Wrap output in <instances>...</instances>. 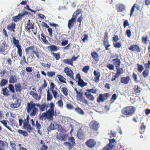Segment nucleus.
<instances>
[{
	"label": "nucleus",
	"instance_id": "nucleus-1",
	"mask_svg": "<svg viewBox=\"0 0 150 150\" xmlns=\"http://www.w3.org/2000/svg\"><path fill=\"white\" fill-rule=\"evenodd\" d=\"M35 48V47L33 45L29 46L25 49L26 54H30V57L33 59L35 58L34 54L36 55V57L38 58H40V53L37 50V48H36V49Z\"/></svg>",
	"mask_w": 150,
	"mask_h": 150
},
{
	"label": "nucleus",
	"instance_id": "nucleus-2",
	"mask_svg": "<svg viewBox=\"0 0 150 150\" xmlns=\"http://www.w3.org/2000/svg\"><path fill=\"white\" fill-rule=\"evenodd\" d=\"M36 105L35 103H33L32 101L27 103V112L28 113H30V116H35L38 112V109L35 107Z\"/></svg>",
	"mask_w": 150,
	"mask_h": 150
},
{
	"label": "nucleus",
	"instance_id": "nucleus-3",
	"mask_svg": "<svg viewBox=\"0 0 150 150\" xmlns=\"http://www.w3.org/2000/svg\"><path fill=\"white\" fill-rule=\"evenodd\" d=\"M135 110L134 107L130 106L124 108L122 110V112L125 115L131 116L134 113Z\"/></svg>",
	"mask_w": 150,
	"mask_h": 150
},
{
	"label": "nucleus",
	"instance_id": "nucleus-4",
	"mask_svg": "<svg viewBox=\"0 0 150 150\" xmlns=\"http://www.w3.org/2000/svg\"><path fill=\"white\" fill-rule=\"evenodd\" d=\"M9 46L8 43L5 41L0 42V53L4 55L6 54L5 53L9 49Z\"/></svg>",
	"mask_w": 150,
	"mask_h": 150
},
{
	"label": "nucleus",
	"instance_id": "nucleus-5",
	"mask_svg": "<svg viewBox=\"0 0 150 150\" xmlns=\"http://www.w3.org/2000/svg\"><path fill=\"white\" fill-rule=\"evenodd\" d=\"M13 43L15 46L17 48V53L20 57H21L22 56V50L21 48V45H19V40H16L15 38H13Z\"/></svg>",
	"mask_w": 150,
	"mask_h": 150
},
{
	"label": "nucleus",
	"instance_id": "nucleus-6",
	"mask_svg": "<svg viewBox=\"0 0 150 150\" xmlns=\"http://www.w3.org/2000/svg\"><path fill=\"white\" fill-rule=\"evenodd\" d=\"M74 90L77 94L76 98L77 100L81 101L84 103L86 104H87L88 103V102L87 100H86L84 98L83 96V93L81 92H79L76 88H75Z\"/></svg>",
	"mask_w": 150,
	"mask_h": 150
},
{
	"label": "nucleus",
	"instance_id": "nucleus-7",
	"mask_svg": "<svg viewBox=\"0 0 150 150\" xmlns=\"http://www.w3.org/2000/svg\"><path fill=\"white\" fill-rule=\"evenodd\" d=\"M68 139L70 142H66L64 143V144L67 146L70 149H71L76 144L75 139L73 137H68Z\"/></svg>",
	"mask_w": 150,
	"mask_h": 150
},
{
	"label": "nucleus",
	"instance_id": "nucleus-8",
	"mask_svg": "<svg viewBox=\"0 0 150 150\" xmlns=\"http://www.w3.org/2000/svg\"><path fill=\"white\" fill-rule=\"evenodd\" d=\"M64 72L66 74V75L71 79L74 80V73L73 71L69 68L67 67H65L64 69Z\"/></svg>",
	"mask_w": 150,
	"mask_h": 150
},
{
	"label": "nucleus",
	"instance_id": "nucleus-9",
	"mask_svg": "<svg viewBox=\"0 0 150 150\" xmlns=\"http://www.w3.org/2000/svg\"><path fill=\"white\" fill-rule=\"evenodd\" d=\"M86 92L84 95L89 100H94V97L91 94V93H94V90L93 88L92 89H87Z\"/></svg>",
	"mask_w": 150,
	"mask_h": 150
},
{
	"label": "nucleus",
	"instance_id": "nucleus-10",
	"mask_svg": "<svg viewBox=\"0 0 150 150\" xmlns=\"http://www.w3.org/2000/svg\"><path fill=\"white\" fill-rule=\"evenodd\" d=\"M46 115L47 119L50 120H53V116L54 115V110L49 109L47 111L45 112Z\"/></svg>",
	"mask_w": 150,
	"mask_h": 150
},
{
	"label": "nucleus",
	"instance_id": "nucleus-11",
	"mask_svg": "<svg viewBox=\"0 0 150 150\" xmlns=\"http://www.w3.org/2000/svg\"><path fill=\"white\" fill-rule=\"evenodd\" d=\"M110 94L109 93H105L104 94H100L98 99V101L100 102L101 101H103L107 99L110 96Z\"/></svg>",
	"mask_w": 150,
	"mask_h": 150
},
{
	"label": "nucleus",
	"instance_id": "nucleus-12",
	"mask_svg": "<svg viewBox=\"0 0 150 150\" xmlns=\"http://www.w3.org/2000/svg\"><path fill=\"white\" fill-rule=\"evenodd\" d=\"M25 28L27 31H30V29H34V23L31 22L30 20H28V22L25 25Z\"/></svg>",
	"mask_w": 150,
	"mask_h": 150
},
{
	"label": "nucleus",
	"instance_id": "nucleus-13",
	"mask_svg": "<svg viewBox=\"0 0 150 150\" xmlns=\"http://www.w3.org/2000/svg\"><path fill=\"white\" fill-rule=\"evenodd\" d=\"M23 129L26 130L28 132L30 133L33 130V128L30 124L29 123L26 122H23Z\"/></svg>",
	"mask_w": 150,
	"mask_h": 150
},
{
	"label": "nucleus",
	"instance_id": "nucleus-14",
	"mask_svg": "<svg viewBox=\"0 0 150 150\" xmlns=\"http://www.w3.org/2000/svg\"><path fill=\"white\" fill-rule=\"evenodd\" d=\"M68 137V135L67 134L59 133L57 135L56 138L62 141H65Z\"/></svg>",
	"mask_w": 150,
	"mask_h": 150
},
{
	"label": "nucleus",
	"instance_id": "nucleus-15",
	"mask_svg": "<svg viewBox=\"0 0 150 150\" xmlns=\"http://www.w3.org/2000/svg\"><path fill=\"white\" fill-rule=\"evenodd\" d=\"M36 106L39 108L41 112L45 111L47 108V106L45 103H44L42 105H40L38 103H36Z\"/></svg>",
	"mask_w": 150,
	"mask_h": 150
},
{
	"label": "nucleus",
	"instance_id": "nucleus-16",
	"mask_svg": "<svg viewBox=\"0 0 150 150\" xmlns=\"http://www.w3.org/2000/svg\"><path fill=\"white\" fill-rule=\"evenodd\" d=\"M30 94L32 95L33 97L36 100H39L40 99L41 96H39L37 93L34 91H31L30 93Z\"/></svg>",
	"mask_w": 150,
	"mask_h": 150
},
{
	"label": "nucleus",
	"instance_id": "nucleus-17",
	"mask_svg": "<svg viewBox=\"0 0 150 150\" xmlns=\"http://www.w3.org/2000/svg\"><path fill=\"white\" fill-rule=\"evenodd\" d=\"M17 103H12L10 105V107L12 108H16L19 107L21 104V100L18 99L16 100Z\"/></svg>",
	"mask_w": 150,
	"mask_h": 150
},
{
	"label": "nucleus",
	"instance_id": "nucleus-18",
	"mask_svg": "<svg viewBox=\"0 0 150 150\" xmlns=\"http://www.w3.org/2000/svg\"><path fill=\"white\" fill-rule=\"evenodd\" d=\"M16 24L15 23H12L8 25L7 26V29L11 31L15 32Z\"/></svg>",
	"mask_w": 150,
	"mask_h": 150
},
{
	"label": "nucleus",
	"instance_id": "nucleus-19",
	"mask_svg": "<svg viewBox=\"0 0 150 150\" xmlns=\"http://www.w3.org/2000/svg\"><path fill=\"white\" fill-rule=\"evenodd\" d=\"M130 79V78L129 76L126 77H123L121 78V82L122 83L127 84L129 83Z\"/></svg>",
	"mask_w": 150,
	"mask_h": 150
},
{
	"label": "nucleus",
	"instance_id": "nucleus-20",
	"mask_svg": "<svg viewBox=\"0 0 150 150\" xmlns=\"http://www.w3.org/2000/svg\"><path fill=\"white\" fill-rule=\"evenodd\" d=\"M129 50L132 51H136L140 52V49L137 45H133L130 46L129 48Z\"/></svg>",
	"mask_w": 150,
	"mask_h": 150
},
{
	"label": "nucleus",
	"instance_id": "nucleus-21",
	"mask_svg": "<svg viewBox=\"0 0 150 150\" xmlns=\"http://www.w3.org/2000/svg\"><path fill=\"white\" fill-rule=\"evenodd\" d=\"M75 22L76 20H75L74 18H71V19L69 20L68 24V28L71 29V28L73 27Z\"/></svg>",
	"mask_w": 150,
	"mask_h": 150
},
{
	"label": "nucleus",
	"instance_id": "nucleus-22",
	"mask_svg": "<svg viewBox=\"0 0 150 150\" xmlns=\"http://www.w3.org/2000/svg\"><path fill=\"white\" fill-rule=\"evenodd\" d=\"M15 88V92H21L22 90V86L21 84L19 83L16 84L14 85Z\"/></svg>",
	"mask_w": 150,
	"mask_h": 150
},
{
	"label": "nucleus",
	"instance_id": "nucleus-23",
	"mask_svg": "<svg viewBox=\"0 0 150 150\" xmlns=\"http://www.w3.org/2000/svg\"><path fill=\"white\" fill-rule=\"evenodd\" d=\"M48 49H50L52 52H55L57 51L59 49V47H57L54 45H52L49 46L47 47Z\"/></svg>",
	"mask_w": 150,
	"mask_h": 150
},
{
	"label": "nucleus",
	"instance_id": "nucleus-24",
	"mask_svg": "<svg viewBox=\"0 0 150 150\" xmlns=\"http://www.w3.org/2000/svg\"><path fill=\"white\" fill-rule=\"evenodd\" d=\"M36 129H37L38 133L41 135H42V133L40 131V129L42 128V126L38 122V120L36 121Z\"/></svg>",
	"mask_w": 150,
	"mask_h": 150
},
{
	"label": "nucleus",
	"instance_id": "nucleus-25",
	"mask_svg": "<svg viewBox=\"0 0 150 150\" xmlns=\"http://www.w3.org/2000/svg\"><path fill=\"white\" fill-rule=\"evenodd\" d=\"M40 143L42 145L41 146L40 150H47L48 148V146L45 144V142L43 140H40Z\"/></svg>",
	"mask_w": 150,
	"mask_h": 150
},
{
	"label": "nucleus",
	"instance_id": "nucleus-26",
	"mask_svg": "<svg viewBox=\"0 0 150 150\" xmlns=\"http://www.w3.org/2000/svg\"><path fill=\"white\" fill-rule=\"evenodd\" d=\"M94 76H95V77H94L95 81L96 83H98L99 81L100 76V72L94 71Z\"/></svg>",
	"mask_w": 150,
	"mask_h": 150
},
{
	"label": "nucleus",
	"instance_id": "nucleus-27",
	"mask_svg": "<svg viewBox=\"0 0 150 150\" xmlns=\"http://www.w3.org/2000/svg\"><path fill=\"white\" fill-rule=\"evenodd\" d=\"M43 81V83L41 87L39 88L38 89L40 94L42 93V90L45 88L47 86V83L46 82V80L44 79Z\"/></svg>",
	"mask_w": 150,
	"mask_h": 150
},
{
	"label": "nucleus",
	"instance_id": "nucleus-28",
	"mask_svg": "<svg viewBox=\"0 0 150 150\" xmlns=\"http://www.w3.org/2000/svg\"><path fill=\"white\" fill-rule=\"evenodd\" d=\"M94 140L93 139H90L87 141L86 144L87 146L90 148H92L94 146Z\"/></svg>",
	"mask_w": 150,
	"mask_h": 150
},
{
	"label": "nucleus",
	"instance_id": "nucleus-29",
	"mask_svg": "<svg viewBox=\"0 0 150 150\" xmlns=\"http://www.w3.org/2000/svg\"><path fill=\"white\" fill-rule=\"evenodd\" d=\"M76 135L78 138L80 139H83L84 138V133L81 130L78 131Z\"/></svg>",
	"mask_w": 150,
	"mask_h": 150
},
{
	"label": "nucleus",
	"instance_id": "nucleus-30",
	"mask_svg": "<svg viewBox=\"0 0 150 150\" xmlns=\"http://www.w3.org/2000/svg\"><path fill=\"white\" fill-rule=\"evenodd\" d=\"M17 79L15 75H11L9 79V82L10 83H13L17 81Z\"/></svg>",
	"mask_w": 150,
	"mask_h": 150
},
{
	"label": "nucleus",
	"instance_id": "nucleus-31",
	"mask_svg": "<svg viewBox=\"0 0 150 150\" xmlns=\"http://www.w3.org/2000/svg\"><path fill=\"white\" fill-rule=\"evenodd\" d=\"M2 94L6 96H8L9 95V91L7 87H5L2 89Z\"/></svg>",
	"mask_w": 150,
	"mask_h": 150
},
{
	"label": "nucleus",
	"instance_id": "nucleus-32",
	"mask_svg": "<svg viewBox=\"0 0 150 150\" xmlns=\"http://www.w3.org/2000/svg\"><path fill=\"white\" fill-rule=\"evenodd\" d=\"M77 82L78 85L81 87L86 86L87 84V83L84 82L82 79L78 80Z\"/></svg>",
	"mask_w": 150,
	"mask_h": 150
},
{
	"label": "nucleus",
	"instance_id": "nucleus-33",
	"mask_svg": "<svg viewBox=\"0 0 150 150\" xmlns=\"http://www.w3.org/2000/svg\"><path fill=\"white\" fill-rule=\"evenodd\" d=\"M6 144H7V142L0 140V150H5L4 147Z\"/></svg>",
	"mask_w": 150,
	"mask_h": 150
},
{
	"label": "nucleus",
	"instance_id": "nucleus-34",
	"mask_svg": "<svg viewBox=\"0 0 150 150\" xmlns=\"http://www.w3.org/2000/svg\"><path fill=\"white\" fill-rule=\"evenodd\" d=\"M100 127V124L98 122L94 121V131H96L97 132L96 135H97L99 133L98 132V129Z\"/></svg>",
	"mask_w": 150,
	"mask_h": 150
},
{
	"label": "nucleus",
	"instance_id": "nucleus-35",
	"mask_svg": "<svg viewBox=\"0 0 150 150\" xmlns=\"http://www.w3.org/2000/svg\"><path fill=\"white\" fill-rule=\"evenodd\" d=\"M46 116L45 112L42 113V114H39L38 117L39 120L41 121L46 120L47 119Z\"/></svg>",
	"mask_w": 150,
	"mask_h": 150
},
{
	"label": "nucleus",
	"instance_id": "nucleus-36",
	"mask_svg": "<svg viewBox=\"0 0 150 150\" xmlns=\"http://www.w3.org/2000/svg\"><path fill=\"white\" fill-rule=\"evenodd\" d=\"M125 9V7L123 4L119 5L117 7V10L118 12H122Z\"/></svg>",
	"mask_w": 150,
	"mask_h": 150
},
{
	"label": "nucleus",
	"instance_id": "nucleus-37",
	"mask_svg": "<svg viewBox=\"0 0 150 150\" xmlns=\"http://www.w3.org/2000/svg\"><path fill=\"white\" fill-rule=\"evenodd\" d=\"M57 76L61 82L67 83L66 79L63 76L60 75H57Z\"/></svg>",
	"mask_w": 150,
	"mask_h": 150
},
{
	"label": "nucleus",
	"instance_id": "nucleus-38",
	"mask_svg": "<svg viewBox=\"0 0 150 150\" xmlns=\"http://www.w3.org/2000/svg\"><path fill=\"white\" fill-rule=\"evenodd\" d=\"M112 61L114 64L116 65V66L120 67L121 63L120 60V59L118 58L113 59H112Z\"/></svg>",
	"mask_w": 150,
	"mask_h": 150
},
{
	"label": "nucleus",
	"instance_id": "nucleus-39",
	"mask_svg": "<svg viewBox=\"0 0 150 150\" xmlns=\"http://www.w3.org/2000/svg\"><path fill=\"white\" fill-rule=\"evenodd\" d=\"M17 132L24 137H27L28 136V134L27 132L25 131H24L21 129H18Z\"/></svg>",
	"mask_w": 150,
	"mask_h": 150
},
{
	"label": "nucleus",
	"instance_id": "nucleus-40",
	"mask_svg": "<svg viewBox=\"0 0 150 150\" xmlns=\"http://www.w3.org/2000/svg\"><path fill=\"white\" fill-rule=\"evenodd\" d=\"M63 62L64 64L73 66V62H72V60H71L70 59H63Z\"/></svg>",
	"mask_w": 150,
	"mask_h": 150
},
{
	"label": "nucleus",
	"instance_id": "nucleus-41",
	"mask_svg": "<svg viewBox=\"0 0 150 150\" xmlns=\"http://www.w3.org/2000/svg\"><path fill=\"white\" fill-rule=\"evenodd\" d=\"M55 129L54 125L53 123L51 122L50 124L49 127L47 129V131L48 132H50L51 130H54Z\"/></svg>",
	"mask_w": 150,
	"mask_h": 150
},
{
	"label": "nucleus",
	"instance_id": "nucleus-42",
	"mask_svg": "<svg viewBox=\"0 0 150 150\" xmlns=\"http://www.w3.org/2000/svg\"><path fill=\"white\" fill-rule=\"evenodd\" d=\"M51 54L54 57L56 60H58L60 58V53L59 52H58L57 53L53 52L51 53Z\"/></svg>",
	"mask_w": 150,
	"mask_h": 150
},
{
	"label": "nucleus",
	"instance_id": "nucleus-43",
	"mask_svg": "<svg viewBox=\"0 0 150 150\" xmlns=\"http://www.w3.org/2000/svg\"><path fill=\"white\" fill-rule=\"evenodd\" d=\"M0 122L4 126L8 129L10 131H12L11 128L7 125V123L6 120H1Z\"/></svg>",
	"mask_w": 150,
	"mask_h": 150
},
{
	"label": "nucleus",
	"instance_id": "nucleus-44",
	"mask_svg": "<svg viewBox=\"0 0 150 150\" xmlns=\"http://www.w3.org/2000/svg\"><path fill=\"white\" fill-rule=\"evenodd\" d=\"M75 110L77 113L79 114L83 115L84 114V112L79 107H76L75 109Z\"/></svg>",
	"mask_w": 150,
	"mask_h": 150
},
{
	"label": "nucleus",
	"instance_id": "nucleus-45",
	"mask_svg": "<svg viewBox=\"0 0 150 150\" xmlns=\"http://www.w3.org/2000/svg\"><path fill=\"white\" fill-rule=\"evenodd\" d=\"M134 88L135 89L134 91V92L136 93H138L139 95V93L141 92L142 90V88L139 86H135Z\"/></svg>",
	"mask_w": 150,
	"mask_h": 150
},
{
	"label": "nucleus",
	"instance_id": "nucleus-46",
	"mask_svg": "<svg viewBox=\"0 0 150 150\" xmlns=\"http://www.w3.org/2000/svg\"><path fill=\"white\" fill-rule=\"evenodd\" d=\"M61 91L65 96H67L68 95V90L67 88L65 87H62L61 89Z\"/></svg>",
	"mask_w": 150,
	"mask_h": 150
},
{
	"label": "nucleus",
	"instance_id": "nucleus-47",
	"mask_svg": "<svg viewBox=\"0 0 150 150\" xmlns=\"http://www.w3.org/2000/svg\"><path fill=\"white\" fill-rule=\"evenodd\" d=\"M41 36L42 37V40L44 43L47 45H49L50 44V43L48 41L46 40V38L44 36L43 33L41 34Z\"/></svg>",
	"mask_w": 150,
	"mask_h": 150
},
{
	"label": "nucleus",
	"instance_id": "nucleus-48",
	"mask_svg": "<svg viewBox=\"0 0 150 150\" xmlns=\"http://www.w3.org/2000/svg\"><path fill=\"white\" fill-rule=\"evenodd\" d=\"M47 101L51 100L53 98V97L52 94L49 92V90L47 91Z\"/></svg>",
	"mask_w": 150,
	"mask_h": 150
},
{
	"label": "nucleus",
	"instance_id": "nucleus-49",
	"mask_svg": "<svg viewBox=\"0 0 150 150\" xmlns=\"http://www.w3.org/2000/svg\"><path fill=\"white\" fill-rule=\"evenodd\" d=\"M113 148V147L112 146V145H110L109 144H107L102 150H111Z\"/></svg>",
	"mask_w": 150,
	"mask_h": 150
},
{
	"label": "nucleus",
	"instance_id": "nucleus-50",
	"mask_svg": "<svg viewBox=\"0 0 150 150\" xmlns=\"http://www.w3.org/2000/svg\"><path fill=\"white\" fill-rule=\"evenodd\" d=\"M22 17L20 16V14H18L17 16L13 17V20L15 22H17Z\"/></svg>",
	"mask_w": 150,
	"mask_h": 150
},
{
	"label": "nucleus",
	"instance_id": "nucleus-51",
	"mask_svg": "<svg viewBox=\"0 0 150 150\" xmlns=\"http://www.w3.org/2000/svg\"><path fill=\"white\" fill-rule=\"evenodd\" d=\"M148 36L147 35H144L142 38V41L144 43L146 44L147 41H149V40L148 39Z\"/></svg>",
	"mask_w": 150,
	"mask_h": 150
},
{
	"label": "nucleus",
	"instance_id": "nucleus-52",
	"mask_svg": "<svg viewBox=\"0 0 150 150\" xmlns=\"http://www.w3.org/2000/svg\"><path fill=\"white\" fill-rule=\"evenodd\" d=\"M54 98L55 99H56L57 97L59 96V95L58 94V93L57 90H52V91Z\"/></svg>",
	"mask_w": 150,
	"mask_h": 150
},
{
	"label": "nucleus",
	"instance_id": "nucleus-53",
	"mask_svg": "<svg viewBox=\"0 0 150 150\" xmlns=\"http://www.w3.org/2000/svg\"><path fill=\"white\" fill-rule=\"evenodd\" d=\"M119 67L118 66H116V68L117 70V73L120 75L123 73V70L122 68H119Z\"/></svg>",
	"mask_w": 150,
	"mask_h": 150
},
{
	"label": "nucleus",
	"instance_id": "nucleus-54",
	"mask_svg": "<svg viewBox=\"0 0 150 150\" xmlns=\"http://www.w3.org/2000/svg\"><path fill=\"white\" fill-rule=\"evenodd\" d=\"M8 88L10 91L11 92L13 93H14L15 92L14 87L13 84H9Z\"/></svg>",
	"mask_w": 150,
	"mask_h": 150
},
{
	"label": "nucleus",
	"instance_id": "nucleus-55",
	"mask_svg": "<svg viewBox=\"0 0 150 150\" xmlns=\"http://www.w3.org/2000/svg\"><path fill=\"white\" fill-rule=\"evenodd\" d=\"M8 83V81L5 79H2L0 85L3 86L6 84Z\"/></svg>",
	"mask_w": 150,
	"mask_h": 150
},
{
	"label": "nucleus",
	"instance_id": "nucleus-56",
	"mask_svg": "<svg viewBox=\"0 0 150 150\" xmlns=\"http://www.w3.org/2000/svg\"><path fill=\"white\" fill-rule=\"evenodd\" d=\"M47 76L49 77H52L55 75V72L54 71H47Z\"/></svg>",
	"mask_w": 150,
	"mask_h": 150
},
{
	"label": "nucleus",
	"instance_id": "nucleus-57",
	"mask_svg": "<svg viewBox=\"0 0 150 150\" xmlns=\"http://www.w3.org/2000/svg\"><path fill=\"white\" fill-rule=\"evenodd\" d=\"M149 69L144 70L143 72V76L144 78L147 77L149 75Z\"/></svg>",
	"mask_w": 150,
	"mask_h": 150
},
{
	"label": "nucleus",
	"instance_id": "nucleus-58",
	"mask_svg": "<svg viewBox=\"0 0 150 150\" xmlns=\"http://www.w3.org/2000/svg\"><path fill=\"white\" fill-rule=\"evenodd\" d=\"M10 146L12 148V150H16V147L15 142L14 141L10 142Z\"/></svg>",
	"mask_w": 150,
	"mask_h": 150
},
{
	"label": "nucleus",
	"instance_id": "nucleus-59",
	"mask_svg": "<svg viewBox=\"0 0 150 150\" xmlns=\"http://www.w3.org/2000/svg\"><path fill=\"white\" fill-rule=\"evenodd\" d=\"M103 44L105 46V49L106 50H108V47L110 46V45L109 44V41H104Z\"/></svg>",
	"mask_w": 150,
	"mask_h": 150
},
{
	"label": "nucleus",
	"instance_id": "nucleus-60",
	"mask_svg": "<svg viewBox=\"0 0 150 150\" xmlns=\"http://www.w3.org/2000/svg\"><path fill=\"white\" fill-rule=\"evenodd\" d=\"M141 127L142 131L140 132V133L142 134L144 132L145 129H146V126L144 125V123H142L141 126Z\"/></svg>",
	"mask_w": 150,
	"mask_h": 150
},
{
	"label": "nucleus",
	"instance_id": "nucleus-61",
	"mask_svg": "<svg viewBox=\"0 0 150 150\" xmlns=\"http://www.w3.org/2000/svg\"><path fill=\"white\" fill-rule=\"evenodd\" d=\"M66 107L69 110H72L73 109V105L70 103H67L66 104Z\"/></svg>",
	"mask_w": 150,
	"mask_h": 150
},
{
	"label": "nucleus",
	"instance_id": "nucleus-62",
	"mask_svg": "<svg viewBox=\"0 0 150 150\" xmlns=\"http://www.w3.org/2000/svg\"><path fill=\"white\" fill-rule=\"evenodd\" d=\"M89 69V67L88 66H84L82 69L83 71L85 73H87Z\"/></svg>",
	"mask_w": 150,
	"mask_h": 150
},
{
	"label": "nucleus",
	"instance_id": "nucleus-63",
	"mask_svg": "<svg viewBox=\"0 0 150 150\" xmlns=\"http://www.w3.org/2000/svg\"><path fill=\"white\" fill-rule=\"evenodd\" d=\"M33 71V68L32 67H27L25 68V71L27 73H31Z\"/></svg>",
	"mask_w": 150,
	"mask_h": 150
},
{
	"label": "nucleus",
	"instance_id": "nucleus-64",
	"mask_svg": "<svg viewBox=\"0 0 150 150\" xmlns=\"http://www.w3.org/2000/svg\"><path fill=\"white\" fill-rule=\"evenodd\" d=\"M113 45L115 47L120 48L121 46V43L120 42H117L113 43Z\"/></svg>",
	"mask_w": 150,
	"mask_h": 150
}]
</instances>
